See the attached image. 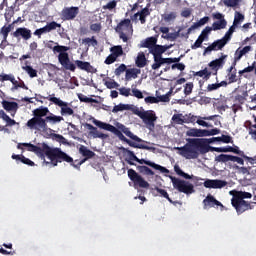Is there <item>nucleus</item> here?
Instances as JSON below:
<instances>
[{"instance_id":"f257e3e1","label":"nucleus","mask_w":256,"mask_h":256,"mask_svg":"<svg viewBox=\"0 0 256 256\" xmlns=\"http://www.w3.org/2000/svg\"><path fill=\"white\" fill-rule=\"evenodd\" d=\"M23 147H28V151L35 153L37 157L42 159L45 165H49V162L45 160V157L51 161L53 167H57L58 163H73V158L67 153L63 152L61 148H51L47 143H42L40 146L31 143H22Z\"/></svg>"},{"instance_id":"f03ea898","label":"nucleus","mask_w":256,"mask_h":256,"mask_svg":"<svg viewBox=\"0 0 256 256\" xmlns=\"http://www.w3.org/2000/svg\"><path fill=\"white\" fill-rule=\"evenodd\" d=\"M187 143L178 148L180 155L186 159H197L199 153L205 155L209 151H215L216 153H223V147H211L209 146V140L205 138H188Z\"/></svg>"},{"instance_id":"7ed1b4c3","label":"nucleus","mask_w":256,"mask_h":256,"mask_svg":"<svg viewBox=\"0 0 256 256\" xmlns=\"http://www.w3.org/2000/svg\"><path fill=\"white\" fill-rule=\"evenodd\" d=\"M33 118L27 121L26 126L30 128L32 131H42V133H46L49 131V126L45 123V118L49 113L48 107L40 106L32 111Z\"/></svg>"},{"instance_id":"20e7f679","label":"nucleus","mask_w":256,"mask_h":256,"mask_svg":"<svg viewBox=\"0 0 256 256\" xmlns=\"http://www.w3.org/2000/svg\"><path fill=\"white\" fill-rule=\"evenodd\" d=\"M93 123H94V125H96V127H99V129H104V131H110V133H113L114 135H116V137H118V139H120V141L127 143V145H129L130 147H133L134 149H146V151L151 150V147H149L145 144H137V143L127 139V137H125V135H123V132H121V130H119V128H117L109 123H105V122H102L99 120H94Z\"/></svg>"},{"instance_id":"39448f33","label":"nucleus","mask_w":256,"mask_h":256,"mask_svg":"<svg viewBox=\"0 0 256 256\" xmlns=\"http://www.w3.org/2000/svg\"><path fill=\"white\" fill-rule=\"evenodd\" d=\"M251 197H253V194L243 191H238L233 195L231 199V205L234 207L238 215H242V213H245V211L253 209L251 203L245 201V199H251Z\"/></svg>"},{"instance_id":"423d86ee","label":"nucleus","mask_w":256,"mask_h":256,"mask_svg":"<svg viewBox=\"0 0 256 256\" xmlns=\"http://www.w3.org/2000/svg\"><path fill=\"white\" fill-rule=\"evenodd\" d=\"M52 50L54 53H59L58 61L60 65L64 67V69H66L67 71L75 72V69H77V66L71 63V60L69 59V53H67V51H69L68 46L57 45V46H54Z\"/></svg>"},{"instance_id":"0eeeda50","label":"nucleus","mask_w":256,"mask_h":256,"mask_svg":"<svg viewBox=\"0 0 256 256\" xmlns=\"http://www.w3.org/2000/svg\"><path fill=\"white\" fill-rule=\"evenodd\" d=\"M116 33L119 34L120 39L123 43L129 41L128 35H133V24L129 18L122 20L115 28Z\"/></svg>"},{"instance_id":"6e6552de","label":"nucleus","mask_w":256,"mask_h":256,"mask_svg":"<svg viewBox=\"0 0 256 256\" xmlns=\"http://www.w3.org/2000/svg\"><path fill=\"white\" fill-rule=\"evenodd\" d=\"M167 51V47L161 45H154L150 50L149 53L153 55L154 63L152 64V69L157 71L162 65L165 58H163V53Z\"/></svg>"},{"instance_id":"1a4fd4ad","label":"nucleus","mask_w":256,"mask_h":256,"mask_svg":"<svg viewBox=\"0 0 256 256\" xmlns=\"http://www.w3.org/2000/svg\"><path fill=\"white\" fill-rule=\"evenodd\" d=\"M170 179L174 189H177L179 193H184L185 195H192V193H195V186H193L189 181L175 178L173 176H171Z\"/></svg>"},{"instance_id":"9d476101","label":"nucleus","mask_w":256,"mask_h":256,"mask_svg":"<svg viewBox=\"0 0 256 256\" xmlns=\"http://www.w3.org/2000/svg\"><path fill=\"white\" fill-rule=\"evenodd\" d=\"M135 115H138V117L142 119L143 123H145L149 131H153V129H155V121H157V115H155V112L153 110L143 112L136 111Z\"/></svg>"},{"instance_id":"9b49d317","label":"nucleus","mask_w":256,"mask_h":256,"mask_svg":"<svg viewBox=\"0 0 256 256\" xmlns=\"http://www.w3.org/2000/svg\"><path fill=\"white\" fill-rule=\"evenodd\" d=\"M48 101H51L54 105H57V107H60V114L62 117H67L71 115H75V111L73 108L69 107V103L61 100L60 98H57L55 96H47L46 98Z\"/></svg>"},{"instance_id":"f8f14e48","label":"nucleus","mask_w":256,"mask_h":256,"mask_svg":"<svg viewBox=\"0 0 256 256\" xmlns=\"http://www.w3.org/2000/svg\"><path fill=\"white\" fill-rule=\"evenodd\" d=\"M128 177L135 186L141 187L142 189H149V182H147L137 171L130 168L128 169Z\"/></svg>"},{"instance_id":"ddd939ff","label":"nucleus","mask_w":256,"mask_h":256,"mask_svg":"<svg viewBox=\"0 0 256 256\" xmlns=\"http://www.w3.org/2000/svg\"><path fill=\"white\" fill-rule=\"evenodd\" d=\"M79 153L82 157H84V159L79 161L77 165L73 164V160L72 162H68V163H71V165L76 169H79V167H81V165H83V163H85V161H87L88 159H93V157H95V152L91 151L85 145L80 146Z\"/></svg>"},{"instance_id":"4468645a","label":"nucleus","mask_w":256,"mask_h":256,"mask_svg":"<svg viewBox=\"0 0 256 256\" xmlns=\"http://www.w3.org/2000/svg\"><path fill=\"white\" fill-rule=\"evenodd\" d=\"M77 15H79V7L75 6L65 7L60 13L62 21H73Z\"/></svg>"},{"instance_id":"2eb2a0df","label":"nucleus","mask_w":256,"mask_h":256,"mask_svg":"<svg viewBox=\"0 0 256 256\" xmlns=\"http://www.w3.org/2000/svg\"><path fill=\"white\" fill-rule=\"evenodd\" d=\"M217 163H228V161H233V163H238V165H245V160L238 156H233L229 154H220L215 157Z\"/></svg>"},{"instance_id":"dca6fc26","label":"nucleus","mask_w":256,"mask_h":256,"mask_svg":"<svg viewBox=\"0 0 256 256\" xmlns=\"http://www.w3.org/2000/svg\"><path fill=\"white\" fill-rule=\"evenodd\" d=\"M213 19H217L218 21L212 24V31H221V29H225L227 27V20H225V16L222 13H214L212 14Z\"/></svg>"},{"instance_id":"f3484780","label":"nucleus","mask_w":256,"mask_h":256,"mask_svg":"<svg viewBox=\"0 0 256 256\" xmlns=\"http://www.w3.org/2000/svg\"><path fill=\"white\" fill-rule=\"evenodd\" d=\"M227 181L219 180V179H207L204 181V187L206 189H223V187H226Z\"/></svg>"},{"instance_id":"a211bd4d","label":"nucleus","mask_w":256,"mask_h":256,"mask_svg":"<svg viewBox=\"0 0 256 256\" xmlns=\"http://www.w3.org/2000/svg\"><path fill=\"white\" fill-rule=\"evenodd\" d=\"M204 209H211V207H223V204L217 199L215 196L208 194L206 198L203 200Z\"/></svg>"},{"instance_id":"6ab92c4d","label":"nucleus","mask_w":256,"mask_h":256,"mask_svg":"<svg viewBox=\"0 0 256 256\" xmlns=\"http://www.w3.org/2000/svg\"><path fill=\"white\" fill-rule=\"evenodd\" d=\"M136 163H139L140 165H147L148 167H152V169H156V171H161V173H169V169H167L159 164H155V162H151L150 160L138 158Z\"/></svg>"},{"instance_id":"aec40b11","label":"nucleus","mask_w":256,"mask_h":256,"mask_svg":"<svg viewBox=\"0 0 256 256\" xmlns=\"http://www.w3.org/2000/svg\"><path fill=\"white\" fill-rule=\"evenodd\" d=\"M225 59H227V55H222L220 58L215 59L208 64V67H210L212 71H215L214 75H216L219 69L225 65Z\"/></svg>"},{"instance_id":"412c9836","label":"nucleus","mask_w":256,"mask_h":256,"mask_svg":"<svg viewBox=\"0 0 256 256\" xmlns=\"http://www.w3.org/2000/svg\"><path fill=\"white\" fill-rule=\"evenodd\" d=\"M225 41L222 39L214 41L207 48H205L203 55H207V53H211V51H221L223 47H225Z\"/></svg>"},{"instance_id":"4be33fe9","label":"nucleus","mask_w":256,"mask_h":256,"mask_svg":"<svg viewBox=\"0 0 256 256\" xmlns=\"http://www.w3.org/2000/svg\"><path fill=\"white\" fill-rule=\"evenodd\" d=\"M31 30L25 27L17 28L15 32H13V37L19 38L22 37L25 41H29L31 39Z\"/></svg>"},{"instance_id":"5701e85b","label":"nucleus","mask_w":256,"mask_h":256,"mask_svg":"<svg viewBox=\"0 0 256 256\" xmlns=\"http://www.w3.org/2000/svg\"><path fill=\"white\" fill-rule=\"evenodd\" d=\"M86 127L87 129H89L90 135H92L94 139H107V137H109V135L99 132V130H97V127L91 124H86Z\"/></svg>"},{"instance_id":"b1692460","label":"nucleus","mask_w":256,"mask_h":256,"mask_svg":"<svg viewBox=\"0 0 256 256\" xmlns=\"http://www.w3.org/2000/svg\"><path fill=\"white\" fill-rule=\"evenodd\" d=\"M228 83H237V69H235V62L227 69Z\"/></svg>"},{"instance_id":"393cba45","label":"nucleus","mask_w":256,"mask_h":256,"mask_svg":"<svg viewBox=\"0 0 256 256\" xmlns=\"http://www.w3.org/2000/svg\"><path fill=\"white\" fill-rule=\"evenodd\" d=\"M2 107L3 109H5V111H14V113H17V110L19 109V104L17 102H9L7 100H3Z\"/></svg>"},{"instance_id":"a878e982","label":"nucleus","mask_w":256,"mask_h":256,"mask_svg":"<svg viewBox=\"0 0 256 256\" xmlns=\"http://www.w3.org/2000/svg\"><path fill=\"white\" fill-rule=\"evenodd\" d=\"M136 67L139 69H143V67L147 66V57H145V52H139L135 59Z\"/></svg>"},{"instance_id":"bb28decb","label":"nucleus","mask_w":256,"mask_h":256,"mask_svg":"<svg viewBox=\"0 0 256 256\" xmlns=\"http://www.w3.org/2000/svg\"><path fill=\"white\" fill-rule=\"evenodd\" d=\"M151 15V12L149 11V8H144L140 12H137L134 17H139V21L142 25H145L146 23V18Z\"/></svg>"},{"instance_id":"cd10ccee","label":"nucleus","mask_w":256,"mask_h":256,"mask_svg":"<svg viewBox=\"0 0 256 256\" xmlns=\"http://www.w3.org/2000/svg\"><path fill=\"white\" fill-rule=\"evenodd\" d=\"M49 116L45 117V123H50L51 125H55L57 123H61V121H64L63 116H57L53 113H48Z\"/></svg>"},{"instance_id":"c85d7f7f","label":"nucleus","mask_w":256,"mask_h":256,"mask_svg":"<svg viewBox=\"0 0 256 256\" xmlns=\"http://www.w3.org/2000/svg\"><path fill=\"white\" fill-rule=\"evenodd\" d=\"M154 45H157V38L148 37L141 42L140 47H143L144 49H149L150 51Z\"/></svg>"},{"instance_id":"c756f323","label":"nucleus","mask_w":256,"mask_h":256,"mask_svg":"<svg viewBox=\"0 0 256 256\" xmlns=\"http://www.w3.org/2000/svg\"><path fill=\"white\" fill-rule=\"evenodd\" d=\"M75 65L76 67H78V69H81V71H87V73H91V69H93V66H91V63L83 62L81 60H76Z\"/></svg>"},{"instance_id":"7c9ffc66","label":"nucleus","mask_w":256,"mask_h":256,"mask_svg":"<svg viewBox=\"0 0 256 256\" xmlns=\"http://www.w3.org/2000/svg\"><path fill=\"white\" fill-rule=\"evenodd\" d=\"M187 137H205V130L190 128L186 132Z\"/></svg>"},{"instance_id":"2f4dec72","label":"nucleus","mask_w":256,"mask_h":256,"mask_svg":"<svg viewBox=\"0 0 256 256\" xmlns=\"http://www.w3.org/2000/svg\"><path fill=\"white\" fill-rule=\"evenodd\" d=\"M155 191H157V193H159L160 197H164V199H167V201H169V203H172V205H177V203H179L178 201H173L169 197V193H167V190L161 189L159 187H155Z\"/></svg>"},{"instance_id":"473e14b6","label":"nucleus","mask_w":256,"mask_h":256,"mask_svg":"<svg viewBox=\"0 0 256 256\" xmlns=\"http://www.w3.org/2000/svg\"><path fill=\"white\" fill-rule=\"evenodd\" d=\"M139 73H141L140 69H127L125 75L126 81H130V79H137V75H139Z\"/></svg>"},{"instance_id":"72a5a7b5","label":"nucleus","mask_w":256,"mask_h":256,"mask_svg":"<svg viewBox=\"0 0 256 256\" xmlns=\"http://www.w3.org/2000/svg\"><path fill=\"white\" fill-rule=\"evenodd\" d=\"M111 54L117 59L118 57L123 56L125 53L123 52V46H113L110 48Z\"/></svg>"},{"instance_id":"f704fd0d","label":"nucleus","mask_w":256,"mask_h":256,"mask_svg":"<svg viewBox=\"0 0 256 256\" xmlns=\"http://www.w3.org/2000/svg\"><path fill=\"white\" fill-rule=\"evenodd\" d=\"M82 45H86L87 49H89L90 45H92V47H97V45H99V42L97 41V39H95V36H92L91 38L82 39Z\"/></svg>"},{"instance_id":"c9c22d12","label":"nucleus","mask_w":256,"mask_h":256,"mask_svg":"<svg viewBox=\"0 0 256 256\" xmlns=\"http://www.w3.org/2000/svg\"><path fill=\"white\" fill-rule=\"evenodd\" d=\"M136 169L139 173H141L142 175H150V176H153L155 175V172H153V170H151V168L147 167V166H141V165H138L136 166Z\"/></svg>"},{"instance_id":"e433bc0d","label":"nucleus","mask_w":256,"mask_h":256,"mask_svg":"<svg viewBox=\"0 0 256 256\" xmlns=\"http://www.w3.org/2000/svg\"><path fill=\"white\" fill-rule=\"evenodd\" d=\"M243 21H245V15H243L239 11H236L235 14H234L233 24L236 25L237 27H239V25L242 24Z\"/></svg>"},{"instance_id":"4c0bfd02","label":"nucleus","mask_w":256,"mask_h":256,"mask_svg":"<svg viewBox=\"0 0 256 256\" xmlns=\"http://www.w3.org/2000/svg\"><path fill=\"white\" fill-rule=\"evenodd\" d=\"M123 133L126 137H129L130 139H132V141H136L137 143H141L143 141L137 135L133 134V132H131L129 128L124 129Z\"/></svg>"},{"instance_id":"58836bf2","label":"nucleus","mask_w":256,"mask_h":256,"mask_svg":"<svg viewBox=\"0 0 256 256\" xmlns=\"http://www.w3.org/2000/svg\"><path fill=\"white\" fill-rule=\"evenodd\" d=\"M0 117L6 122L7 127H13V125L17 124V122L14 119H11V117H9V115H7L5 112L2 113Z\"/></svg>"},{"instance_id":"ea45409f","label":"nucleus","mask_w":256,"mask_h":256,"mask_svg":"<svg viewBox=\"0 0 256 256\" xmlns=\"http://www.w3.org/2000/svg\"><path fill=\"white\" fill-rule=\"evenodd\" d=\"M195 77H203V79H210L211 78V71H209L207 68L200 70L196 72Z\"/></svg>"},{"instance_id":"a19ab883","label":"nucleus","mask_w":256,"mask_h":256,"mask_svg":"<svg viewBox=\"0 0 256 256\" xmlns=\"http://www.w3.org/2000/svg\"><path fill=\"white\" fill-rule=\"evenodd\" d=\"M174 171L177 173L180 177H183V179H193V175H189L185 173L183 170H181V167L179 165L174 166Z\"/></svg>"},{"instance_id":"79ce46f5","label":"nucleus","mask_w":256,"mask_h":256,"mask_svg":"<svg viewBox=\"0 0 256 256\" xmlns=\"http://www.w3.org/2000/svg\"><path fill=\"white\" fill-rule=\"evenodd\" d=\"M131 106L129 104H118L113 107L112 113H119V111H129Z\"/></svg>"},{"instance_id":"37998d69","label":"nucleus","mask_w":256,"mask_h":256,"mask_svg":"<svg viewBox=\"0 0 256 256\" xmlns=\"http://www.w3.org/2000/svg\"><path fill=\"white\" fill-rule=\"evenodd\" d=\"M9 33H11V25L3 26L0 30V35H2L4 41L9 37Z\"/></svg>"},{"instance_id":"c03bdc74","label":"nucleus","mask_w":256,"mask_h":256,"mask_svg":"<svg viewBox=\"0 0 256 256\" xmlns=\"http://www.w3.org/2000/svg\"><path fill=\"white\" fill-rule=\"evenodd\" d=\"M23 71L29 74L32 79L37 77V70L33 69L31 66H22Z\"/></svg>"},{"instance_id":"a18cd8bd","label":"nucleus","mask_w":256,"mask_h":256,"mask_svg":"<svg viewBox=\"0 0 256 256\" xmlns=\"http://www.w3.org/2000/svg\"><path fill=\"white\" fill-rule=\"evenodd\" d=\"M172 121L176 123V125H183L185 123V118H183V114H174L172 116Z\"/></svg>"},{"instance_id":"49530a36","label":"nucleus","mask_w":256,"mask_h":256,"mask_svg":"<svg viewBox=\"0 0 256 256\" xmlns=\"http://www.w3.org/2000/svg\"><path fill=\"white\" fill-rule=\"evenodd\" d=\"M78 99L81 103H97L96 99L89 98L85 94H78Z\"/></svg>"},{"instance_id":"de8ad7c7","label":"nucleus","mask_w":256,"mask_h":256,"mask_svg":"<svg viewBox=\"0 0 256 256\" xmlns=\"http://www.w3.org/2000/svg\"><path fill=\"white\" fill-rule=\"evenodd\" d=\"M213 31V28H211L210 26L205 27V29L202 30L201 34L198 37H202L203 41H205V39H207V37H209V33H211Z\"/></svg>"},{"instance_id":"09e8293b","label":"nucleus","mask_w":256,"mask_h":256,"mask_svg":"<svg viewBox=\"0 0 256 256\" xmlns=\"http://www.w3.org/2000/svg\"><path fill=\"white\" fill-rule=\"evenodd\" d=\"M219 133H221V130H219L218 128H213L212 130H204V137L219 135Z\"/></svg>"},{"instance_id":"8fccbe9b","label":"nucleus","mask_w":256,"mask_h":256,"mask_svg":"<svg viewBox=\"0 0 256 256\" xmlns=\"http://www.w3.org/2000/svg\"><path fill=\"white\" fill-rule=\"evenodd\" d=\"M193 82H188L184 86V95H191L193 93Z\"/></svg>"},{"instance_id":"3c124183","label":"nucleus","mask_w":256,"mask_h":256,"mask_svg":"<svg viewBox=\"0 0 256 256\" xmlns=\"http://www.w3.org/2000/svg\"><path fill=\"white\" fill-rule=\"evenodd\" d=\"M47 29H48V33H51V31H55V29H57L58 27H61V24L55 22V21H52L50 23H48L46 25Z\"/></svg>"},{"instance_id":"603ef678","label":"nucleus","mask_w":256,"mask_h":256,"mask_svg":"<svg viewBox=\"0 0 256 256\" xmlns=\"http://www.w3.org/2000/svg\"><path fill=\"white\" fill-rule=\"evenodd\" d=\"M237 169H238L239 173H242V175H251V169H253V167L252 166H248V167L237 166Z\"/></svg>"},{"instance_id":"864d4df0","label":"nucleus","mask_w":256,"mask_h":256,"mask_svg":"<svg viewBox=\"0 0 256 256\" xmlns=\"http://www.w3.org/2000/svg\"><path fill=\"white\" fill-rule=\"evenodd\" d=\"M115 7H117V1L112 0V1L108 2L106 5H104L102 7V9H104V10L108 9V11H113V9H115Z\"/></svg>"},{"instance_id":"5fc2aeb1","label":"nucleus","mask_w":256,"mask_h":256,"mask_svg":"<svg viewBox=\"0 0 256 256\" xmlns=\"http://www.w3.org/2000/svg\"><path fill=\"white\" fill-rule=\"evenodd\" d=\"M104 85L107 87V89H117V87H119V83H117L115 80L106 81Z\"/></svg>"},{"instance_id":"6e6d98bb","label":"nucleus","mask_w":256,"mask_h":256,"mask_svg":"<svg viewBox=\"0 0 256 256\" xmlns=\"http://www.w3.org/2000/svg\"><path fill=\"white\" fill-rule=\"evenodd\" d=\"M13 15H15V11L13 9L6 10L4 17H5L7 23H11V19H12Z\"/></svg>"},{"instance_id":"4d7b16f0","label":"nucleus","mask_w":256,"mask_h":256,"mask_svg":"<svg viewBox=\"0 0 256 256\" xmlns=\"http://www.w3.org/2000/svg\"><path fill=\"white\" fill-rule=\"evenodd\" d=\"M241 3V0H224V5L226 7H237Z\"/></svg>"},{"instance_id":"13d9d810","label":"nucleus","mask_w":256,"mask_h":256,"mask_svg":"<svg viewBox=\"0 0 256 256\" xmlns=\"http://www.w3.org/2000/svg\"><path fill=\"white\" fill-rule=\"evenodd\" d=\"M163 19L166 23H169V21H173L175 19H177V14H175V12H171L169 14H165L163 16Z\"/></svg>"},{"instance_id":"bf43d9fd","label":"nucleus","mask_w":256,"mask_h":256,"mask_svg":"<svg viewBox=\"0 0 256 256\" xmlns=\"http://www.w3.org/2000/svg\"><path fill=\"white\" fill-rule=\"evenodd\" d=\"M203 37H198L197 40L195 41L194 44L191 45V49L195 50V49H199L200 47H202L203 45Z\"/></svg>"},{"instance_id":"052dcab7","label":"nucleus","mask_w":256,"mask_h":256,"mask_svg":"<svg viewBox=\"0 0 256 256\" xmlns=\"http://www.w3.org/2000/svg\"><path fill=\"white\" fill-rule=\"evenodd\" d=\"M201 119V116H195V115H191L189 114L186 118H185V123H197V120Z\"/></svg>"},{"instance_id":"680f3d73","label":"nucleus","mask_w":256,"mask_h":256,"mask_svg":"<svg viewBox=\"0 0 256 256\" xmlns=\"http://www.w3.org/2000/svg\"><path fill=\"white\" fill-rule=\"evenodd\" d=\"M209 16H205L201 18L198 22L194 23L197 28L203 27V25H206V23H209Z\"/></svg>"},{"instance_id":"e2e57ef3","label":"nucleus","mask_w":256,"mask_h":256,"mask_svg":"<svg viewBox=\"0 0 256 256\" xmlns=\"http://www.w3.org/2000/svg\"><path fill=\"white\" fill-rule=\"evenodd\" d=\"M90 29L94 33H101V29H103V26H101V23H94L90 25Z\"/></svg>"},{"instance_id":"0e129e2a","label":"nucleus","mask_w":256,"mask_h":256,"mask_svg":"<svg viewBox=\"0 0 256 256\" xmlns=\"http://www.w3.org/2000/svg\"><path fill=\"white\" fill-rule=\"evenodd\" d=\"M181 61V57L178 58H164L163 65H171V63H179Z\"/></svg>"},{"instance_id":"69168bd1","label":"nucleus","mask_w":256,"mask_h":256,"mask_svg":"<svg viewBox=\"0 0 256 256\" xmlns=\"http://www.w3.org/2000/svg\"><path fill=\"white\" fill-rule=\"evenodd\" d=\"M127 71V66L125 64H121L119 68L115 69V75L119 77L121 73H125Z\"/></svg>"},{"instance_id":"338daca9","label":"nucleus","mask_w":256,"mask_h":256,"mask_svg":"<svg viewBox=\"0 0 256 256\" xmlns=\"http://www.w3.org/2000/svg\"><path fill=\"white\" fill-rule=\"evenodd\" d=\"M132 95L133 97H136V99H143V92H141V90L137 89V88H133L132 89Z\"/></svg>"},{"instance_id":"774afa93","label":"nucleus","mask_w":256,"mask_h":256,"mask_svg":"<svg viewBox=\"0 0 256 256\" xmlns=\"http://www.w3.org/2000/svg\"><path fill=\"white\" fill-rule=\"evenodd\" d=\"M199 105H209L211 103V98L207 96H201L198 100Z\"/></svg>"}]
</instances>
